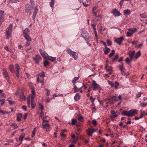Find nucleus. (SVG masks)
Wrapping results in <instances>:
<instances>
[{"instance_id": "1", "label": "nucleus", "mask_w": 147, "mask_h": 147, "mask_svg": "<svg viewBox=\"0 0 147 147\" xmlns=\"http://www.w3.org/2000/svg\"><path fill=\"white\" fill-rule=\"evenodd\" d=\"M138 110L135 109H131L128 111L125 110L123 111L121 113V115H123L130 117L133 116L137 114Z\"/></svg>"}, {"instance_id": "2", "label": "nucleus", "mask_w": 147, "mask_h": 147, "mask_svg": "<svg viewBox=\"0 0 147 147\" xmlns=\"http://www.w3.org/2000/svg\"><path fill=\"white\" fill-rule=\"evenodd\" d=\"M31 88L32 89V94H31V107L32 109H33L36 106V103L34 101V98L35 96V94L34 87L31 86Z\"/></svg>"}, {"instance_id": "3", "label": "nucleus", "mask_w": 147, "mask_h": 147, "mask_svg": "<svg viewBox=\"0 0 147 147\" xmlns=\"http://www.w3.org/2000/svg\"><path fill=\"white\" fill-rule=\"evenodd\" d=\"M66 52L71 57L73 58L75 60L77 59L78 54L76 52L73 51L69 48H68L66 50Z\"/></svg>"}, {"instance_id": "4", "label": "nucleus", "mask_w": 147, "mask_h": 147, "mask_svg": "<svg viewBox=\"0 0 147 147\" xmlns=\"http://www.w3.org/2000/svg\"><path fill=\"white\" fill-rule=\"evenodd\" d=\"M12 30V24H10L6 30L5 36L7 39H9L10 37Z\"/></svg>"}, {"instance_id": "5", "label": "nucleus", "mask_w": 147, "mask_h": 147, "mask_svg": "<svg viewBox=\"0 0 147 147\" xmlns=\"http://www.w3.org/2000/svg\"><path fill=\"white\" fill-rule=\"evenodd\" d=\"M42 127L45 129H49L50 127V125L49 123V121L45 119L44 118L42 119Z\"/></svg>"}, {"instance_id": "6", "label": "nucleus", "mask_w": 147, "mask_h": 147, "mask_svg": "<svg viewBox=\"0 0 147 147\" xmlns=\"http://www.w3.org/2000/svg\"><path fill=\"white\" fill-rule=\"evenodd\" d=\"M79 34L81 35V36L83 37L84 39L89 36V33L86 31H85L83 29H81Z\"/></svg>"}, {"instance_id": "7", "label": "nucleus", "mask_w": 147, "mask_h": 147, "mask_svg": "<svg viewBox=\"0 0 147 147\" xmlns=\"http://www.w3.org/2000/svg\"><path fill=\"white\" fill-rule=\"evenodd\" d=\"M39 51L41 55L43 57L44 59L45 60H47L48 57L49 56L48 54L45 51L42 50L41 49H39Z\"/></svg>"}, {"instance_id": "8", "label": "nucleus", "mask_w": 147, "mask_h": 147, "mask_svg": "<svg viewBox=\"0 0 147 147\" xmlns=\"http://www.w3.org/2000/svg\"><path fill=\"white\" fill-rule=\"evenodd\" d=\"M92 11L94 15L96 16V14L100 11L99 9L98 5L93 6L92 8Z\"/></svg>"}, {"instance_id": "9", "label": "nucleus", "mask_w": 147, "mask_h": 147, "mask_svg": "<svg viewBox=\"0 0 147 147\" xmlns=\"http://www.w3.org/2000/svg\"><path fill=\"white\" fill-rule=\"evenodd\" d=\"M33 59L36 63L39 65V63L41 60V57L40 56L38 55H36L35 57L33 58Z\"/></svg>"}, {"instance_id": "10", "label": "nucleus", "mask_w": 147, "mask_h": 147, "mask_svg": "<svg viewBox=\"0 0 147 147\" xmlns=\"http://www.w3.org/2000/svg\"><path fill=\"white\" fill-rule=\"evenodd\" d=\"M111 13L113 14L116 17L119 16L121 15L120 12L115 8L114 9L112 10Z\"/></svg>"}, {"instance_id": "11", "label": "nucleus", "mask_w": 147, "mask_h": 147, "mask_svg": "<svg viewBox=\"0 0 147 147\" xmlns=\"http://www.w3.org/2000/svg\"><path fill=\"white\" fill-rule=\"evenodd\" d=\"M96 131V130L92 128H89L87 131L88 135L89 136H92L93 133Z\"/></svg>"}, {"instance_id": "12", "label": "nucleus", "mask_w": 147, "mask_h": 147, "mask_svg": "<svg viewBox=\"0 0 147 147\" xmlns=\"http://www.w3.org/2000/svg\"><path fill=\"white\" fill-rule=\"evenodd\" d=\"M124 37L121 36L119 38H117L115 40V41L119 45H120L124 40Z\"/></svg>"}, {"instance_id": "13", "label": "nucleus", "mask_w": 147, "mask_h": 147, "mask_svg": "<svg viewBox=\"0 0 147 147\" xmlns=\"http://www.w3.org/2000/svg\"><path fill=\"white\" fill-rule=\"evenodd\" d=\"M3 77L6 80H9V77L8 76V74L7 72V70L5 68L3 69Z\"/></svg>"}, {"instance_id": "14", "label": "nucleus", "mask_w": 147, "mask_h": 147, "mask_svg": "<svg viewBox=\"0 0 147 147\" xmlns=\"http://www.w3.org/2000/svg\"><path fill=\"white\" fill-rule=\"evenodd\" d=\"M135 54V51H129L128 53V55L131 60H132L133 58L134 57Z\"/></svg>"}, {"instance_id": "15", "label": "nucleus", "mask_w": 147, "mask_h": 147, "mask_svg": "<svg viewBox=\"0 0 147 147\" xmlns=\"http://www.w3.org/2000/svg\"><path fill=\"white\" fill-rule=\"evenodd\" d=\"M56 57H52L49 55V56L48 57L47 60H50L52 62L56 63L57 62L56 61Z\"/></svg>"}, {"instance_id": "16", "label": "nucleus", "mask_w": 147, "mask_h": 147, "mask_svg": "<svg viewBox=\"0 0 147 147\" xmlns=\"http://www.w3.org/2000/svg\"><path fill=\"white\" fill-rule=\"evenodd\" d=\"M38 77L37 78L36 81L38 82H39L40 81L39 76L40 77L42 78H43L45 77V75L44 71H42L41 74H39L38 75Z\"/></svg>"}, {"instance_id": "17", "label": "nucleus", "mask_w": 147, "mask_h": 147, "mask_svg": "<svg viewBox=\"0 0 147 147\" xmlns=\"http://www.w3.org/2000/svg\"><path fill=\"white\" fill-rule=\"evenodd\" d=\"M92 82L93 86V90H95L98 87L99 85L96 83V82L94 80H92Z\"/></svg>"}, {"instance_id": "18", "label": "nucleus", "mask_w": 147, "mask_h": 147, "mask_svg": "<svg viewBox=\"0 0 147 147\" xmlns=\"http://www.w3.org/2000/svg\"><path fill=\"white\" fill-rule=\"evenodd\" d=\"M30 32V29L29 28H27L23 30V36L28 35Z\"/></svg>"}, {"instance_id": "19", "label": "nucleus", "mask_w": 147, "mask_h": 147, "mask_svg": "<svg viewBox=\"0 0 147 147\" xmlns=\"http://www.w3.org/2000/svg\"><path fill=\"white\" fill-rule=\"evenodd\" d=\"M131 11L129 9L124 10L123 11V14L124 15L128 16L131 14Z\"/></svg>"}, {"instance_id": "20", "label": "nucleus", "mask_w": 147, "mask_h": 147, "mask_svg": "<svg viewBox=\"0 0 147 147\" xmlns=\"http://www.w3.org/2000/svg\"><path fill=\"white\" fill-rule=\"evenodd\" d=\"M128 30L133 34L136 31L137 29L135 28H128Z\"/></svg>"}, {"instance_id": "21", "label": "nucleus", "mask_w": 147, "mask_h": 147, "mask_svg": "<svg viewBox=\"0 0 147 147\" xmlns=\"http://www.w3.org/2000/svg\"><path fill=\"white\" fill-rule=\"evenodd\" d=\"M141 55V51H139L136 53L134 56V58L137 59Z\"/></svg>"}, {"instance_id": "22", "label": "nucleus", "mask_w": 147, "mask_h": 147, "mask_svg": "<svg viewBox=\"0 0 147 147\" xmlns=\"http://www.w3.org/2000/svg\"><path fill=\"white\" fill-rule=\"evenodd\" d=\"M80 99V96L78 93H77L74 96V99L75 100L77 101Z\"/></svg>"}, {"instance_id": "23", "label": "nucleus", "mask_w": 147, "mask_h": 147, "mask_svg": "<svg viewBox=\"0 0 147 147\" xmlns=\"http://www.w3.org/2000/svg\"><path fill=\"white\" fill-rule=\"evenodd\" d=\"M25 136V134L24 133L22 134L19 138V140L21 141V143H20V144L22 141H23V139L24 138Z\"/></svg>"}, {"instance_id": "24", "label": "nucleus", "mask_w": 147, "mask_h": 147, "mask_svg": "<svg viewBox=\"0 0 147 147\" xmlns=\"http://www.w3.org/2000/svg\"><path fill=\"white\" fill-rule=\"evenodd\" d=\"M27 42L31 41L32 39L29 35L24 36Z\"/></svg>"}, {"instance_id": "25", "label": "nucleus", "mask_w": 147, "mask_h": 147, "mask_svg": "<svg viewBox=\"0 0 147 147\" xmlns=\"http://www.w3.org/2000/svg\"><path fill=\"white\" fill-rule=\"evenodd\" d=\"M55 1V0H51V1L50 2V5L52 9V11H53V10Z\"/></svg>"}, {"instance_id": "26", "label": "nucleus", "mask_w": 147, "mask_h": 147, "mask_svg": "<svg viewBox=\"0 0 147 147\" xmlns=\"http://www.w3.org/2000/svg\"><path fill=\"white\" fill-rule=\"evenodd\" d=\"M27 101L28 105L29 107H30L31 106L30 102L31 101V96H29L27 98Z\"/></svg>"}, {"instance_id": "27", "label": "nucleus", "mask_w": 147, "mask_h": 147, "mask_svg": "<svg viewBox=\"0 0 147 147\" xmlns=\"http://www.w3.org/2000/svg\"><path fill=\"white\" fill-rule=\"evenodd\" d=\"M22 117V115L21 113H19L17 115V120L18 121H20L21 120Z\"/></svg>"}, {"instance_id": "28", "label": "nucleus", "mask_w": 147, "mask_h": 147, "mask_svg": "<svg viewBox=\"0 0 147 147\" xmlns=\"http://www.w3.org/2000/svg\"><path fill=\"white\" fill-rule=\"evenodd\" d=\"M105 49H104V53L105 54H107L110 51V49L106 47Z\"/></svg>"}, {"instance_id": "29", "label": "nucleus", "mask_w": 147, "mask_h": 147, "mask_svg": "<svg viewBox=\"0 0 147 147\" xmlns=\"http://www.w3.org/2000/svg\"><path fill=\"white\" fill-rule=\"evenodd\" d=\"M71 136L73 139V142L76 143L78 141V138H75V136L74 134H72Z\"/></svg>"}, {"instance_id": "30", "label": "nucleus", "mask_w": 147, "mask_h": 147, "mask_svg": "<svg viewBox=\"0 0 147 147\" xmlns=\"http://www.w3.org/2000/svg\"><path fill=\"white\" fill-rule=\"evenodd\" d=\"M105 68L107 71H109L112 70V67L110 66H108L107 64L105 66Z\"/></svg>"}, {"instance_id": "31", "label": "nucleus", "mask_w": 147, "mask_h": 147, "mask_svg": "<svg viewBox=\"0 0 147 147\" xmlns=\"http://www.w3.org/2000/svg\"><path fill=\"white\" fill-rule=\"evenodd\" d=\"M111 98L113 101H117L118 100L117 97L116 96H111Z\"/></svg>"}, {"instance_id": "32", "label": "nucleus", "mask_w": 147, "mask_h": 147, "mask_svg": "<svg viewBox=\"0 0 147 147\" xmlns=\"http://www.w3.org/2000/svg\"><path fill=\"white\" fill-rule=\"evenodd\" d=\"M74 91L75 92H77L79 91V90H80L82 88V86L79 88H78L76 85H75L74 86Z\"/></svg>"}, {"instance_id": "33", "label": "nucleus", "mask_w": 147, "mask_h": 147, "mask_svg": "<svg viewBox=\"0 0 147 147\" xmlns=\"http://www.w3.org/2000/svg\"><path fill=\"white\" fill-rule=\"evenodd\" d=\"M9 68L10 71L12 73H13L14 72V70L13 65H10L9 67Z\"/></svg>"}, {"instance_id": "34", "label": "nucleus", "mask_w": 147, "mask_h": 147, "mask_svg": "<svg viewBox=\"0 0 147 147\" xmlns=\"http://www.w3.org/2000/svg\"><path fill=\"white\" fill-rule=\"evenodd\" d=\"M20 100L21 101H23L25 99L26 97L24 96V94L22 93V95H20Z\"/></svg>"}, {"instance_id": "35", "label": "nucleus", "mask_w": 147, "mask_h": 147, "mask_svg": "<svg viewBox=\"0 0 147 147\" xmlns=\"http://www.w3.org/2000/svg\"><path fill=\"white\" fill-rule=\"evenodd\" d=\"M114 84V87L116 89L118 88V87L119 86V83L117 82H116Z\"/></svg>"}, {"instance_id": "36", "label": "nucleus", "mask_w": 147, "mask_h": 147, "mask_svg": "<svg viewBox=\"0 0 147 147\" xmlns=\"http://www.w3.org/2000/svg\"><path fill=\"white\" fill-rule=\"evenodd\" d=\"M121 74L123 76H127L129 75V73L128 72H125L124 71H121Z\"/></svg>"}, {"instance_id": "37", "label": "nucleus", "mask_w": 147, "mask_h": 147, "mask_svg": "<svg viewBox=\"0 0 147 147\" xmlns=\"http://www.w3.org/2000/svg\"><path fill=\"white\" fill-rule=\"evenodd\" d=\"M79 79L78 77H75L72 81V83L73 84L74 83V84H75V82L78 80Z\"/></svg>"}, {"instance_id": "38", "label": "nucleus", "mask_w": 147, "mask_h": 147, "mask_svg": "<svg viewBox=\"0 0 147 147\" xmlns=\"http://www.w3.org/2000/svg\"><path fill=\"white\" fill-rule=\"evenodd\" d=\"M43 64H44V66H45V67H46L47 66H49V63L48 61H45L43 62Z\"/></svg>"}, {"instance_id": "39", "label": "nucleus", "mask_w": 147, "mask_h": 147, "mask_svg": "<svg viewBox=\"0 0 147 147\" xmlns=\"http://www.w3.org/2000/svg\"><path fill=\"white\" fill-rule=\"evenodd\" d=\"M117 115L116 113L112 115H111V120L113 121L115 119V118L117 117Z\"/></svg>"}, {"instance_id": "40", "label": "nucleus", "mask_w": 147, "mask_h": 147, "mask_svg": "<svg viewBox=\"0 0 147 147\" xmlns=\"http://www.w3.org/2000/svg\"><path fill=\"white\" fill-rule=\"evenodd\" d=\"M36 129V127L34 128L32 132L31 136L32 138L34 137L35 136Z\"/></svg>"}, {"instance_id": "41", "label": "nucleus", "mask_w": 147, "mask_h": 147, "mask_svg": "<svg viewBox=\"0 0 147 147\" xmlns=\"http://www.w3.org/2000/svg\"><path fill=\"white\" fill-rule=\"evenodd\" d=\"M37 13V12L34 11L33 13V14L32 18L34 21H35V18L36 15Z\"/></svg>"}, {"instance_id": "42", "label": "nucleus", "mask_w": 147, "mask_h": 147, "mask_svg": "<svg viewBox=\"0 0 147 147\" xmlns=\"http://www.w3.org/2000/svg\"><path fill=\"white\" fill-rule=\"evenodd\" d=\"M15 66L16 67V71L17 72H18L20 71V67L18 64H16L15 65Z\"/></svg>"}, {"instance_id": "43", "label": "nucleus", "mask_w": 147, "mask_h": 147, "mask_svg": "<svg viewBox=\"0 0 147 147\" xmlns=\"http://www.w3.org/2000/svg\"><path fill=\"white\" fill-rule=\"evenodd\" d=\"M115 53V51L113 49L112 50L111 53L109 54V57H111L113 56Z\"/></svg>"}, {"instance_id": "44", "label": "nucleus", "mask_w": 147, "mask_h": 147, "mask_svg": "<svg viewBox=\"0 0 147 147\" xmlns=\"http://www.w3.org/2000/svg\"><path fill=\"white\" fill-rule=\"evenodd\" d=\"M121 63H122V65H119V67L120 70L121 71H123L124 69L123 68V64L122 62H121Z\"/></svg>"}, {"instance_id": "45", "label": "nucleus", "mask_w": 147, "mask_h": 147, "mask_svg": "<svg viewBox=\"0 0 147 147\" xmlns=\"http://www.w3.org/2000/svg\"><path fill=\"white\" fill-rule=\"evenodd\" d=\"M108 82L109 84L111 86V88H113L114 87V84L113 82L108 80Z\"/></svg>"}, {"instance_id": "46", "label": "nucleus", "mask_w": 147, "mask_h": 147, "mask_svg": "<svg viewBox=\"0 0 147 147\" xmlns=\"http://www.w3.org/2000/svg\"><path fill=\"white\" fill-rule=\"evenodd\" d=\"M92 38V37H91L89 36L88 37L85 38L84 39H85L86 40V42H87L90 41V39H91Z\"/></svg>"}, {"instance_id": "47", "label": "nucleus", "mask_w": 147, "mask_h": 147, "mask_svg": "<svg viewBox=\"0 0 147 147\" xmlns=\"http://www.w3.org/2000/svg\"><path fill=\"white\" fill-rule=\"evenodd\" d=\"M77 122V120L75 119H73L72 120L71 123L73 125H75Z\"/></svg>"}, {"instance_id": "48", "label": "nucleus", "mask_w": 147, "mask_h": 147, "mask_svg": "<svg viewBox=\"0 0 147 147\" xmlns=\"http://www.w3.org/2000/svg\"><path fill=\"white\" fill-rule=\"evenodd\" d=\"M25 11L26 13H31V9L30 8H26L25 10Z\"/></svg>"}, {"instance_id": "49", "label": "nucleus", "mask_w": 147, "mask_h": 147, "mask_svg": "<svg viewBox=\"0 0 147 147\" xmlns=\"http://www.w3.org/2000/svg\"><path fill=\"white\" fill-rule=\"evenodd\" d=\"M11 127H13L14 129L17 128L18 127L17 124L15 123H12L11 124Z\"/></svg>"}, {"instance_id": "50", "label": "nucleus", "mask_w": 147, "mask_h": 147, "mask_svg": "<svg viewBox=\"0 0 147 147\" xmlns=\"http://www.w3.org/2000/svg\"><path fill=\"white\" fill-rule=\"evenodd\" d=\"M140 16L142 18H146L147 17V16L145 13L140 14Z\"/></svg>"}, {"instance_id": "51", "label": "nucleus", "mask_w": 147, "mask_h": 147, "mask_svg": "<svg viewBox=\"0 0 147 147\" xmlns=\"http://www.w3.org/2000/svg\"><path fill=\"white\" fill-rule=\"evenodd\" d=\"M47 91V96H49L50 95V91L47 88H45V89Z\"/></svg>"}, {"instance_id": "52", "label": "nucleus", "mask_w": 147, "mask_h": 147, "mask_svg": "<svg viewBox=\"0 0 147 147\" xmlns=\"http://www.w3.org/2000/svg\"><path fill=\"white\" fill-rule=\"evenodd\" d=\"M147 105V104L146 102H141L140 103V106L142 107H145Z\"/></svg>"}, {"instance_id": "53", "label": "nucleus", "mask_w": 147, "mask_h": 147, "mask_svg": "<svg viewBox=\"0 0 147 147\" xmlns=\"http://www.w3.org/2000/svg\"><path fill=\"white\" fill-rule=\"evenodd\" d=\"M132 60H131L130 59H129L128 58H127L125 59V61L127 63H129L131 62Z\"/></svg>"}, {"instance_id": "54", "label": "nucleus", "mask_w": 147, "mask_h": 147, "mask_svg": "<svg viewBox=\"0 0 147 147\" xmlns=\"http://www.w3.org/2000/svg\"><path fill=\"white\" fill-rule=\"evenodd\" d=\"M78 119L79 121H82V120L84 119V117L81 115H80L78 117Z\"/></svg>"}, {"instance_id": "55", "label": "nucleus", "mask_w": 147, "mask_h": 147, "mask_svg": "<svg viewBox=\"0 0 147 147\" xmlns=\"http://www.w3.org/2000/svg\"><path fill=\"white\" fill-rule=\"evenodd\" d=\"M60 135L62 138H63V139H64V138L66 137V135L65 134H63V132H61V133Z\"/></svg>"}, {"instance_id": "56", "label": "nucleus", "mask_w": 147, "mask_h": 147, "mask_svg": "<svg viewBox=\"0 0 147 147\" xmlns=\"http://www.w3.org/2000/svg\"><path fill=\"white\" fill-rule=\"evenodd\" d=\"M39 108L41 109V111H42L43 109V106L41 103H39L38 104Z\"/></svg>"}, {"instance_id": "57", "label": "nucleus", "mask_w": 147, "mask_h": 147, "mask_svg": "<svg viewBox=\"0 0 147 147\" xmlns=\"http://www.w3.org/2000/svg\"><path fill=\"white\" fill-rule=\"evenodd\" d=\"M9 98H8V99L7 100L8 101L9 104L10 105H13L14 103V102L12 101L9 100Z\"/></svg>"}, {"instance_id": "58", "label": "nucleus", "mask_w": 147, "mask_h": 147, "mask_svg": "<svg viewBox=\"0 0 147 147\" xmlns=\"http://www.w3.org/2000/svg\"><path fill=\"white\" fill-rule=\"evenodd\" d=\"M141 92H140L138 94H136V97L137 98H139L141 96V94H142Z\"/></svg>"}, {"instance_id": "59", "label": "nucleus", "mask_w": 147, "mask_h": 147, "mask_svg": "<svg viewBox=\"0 0 147 147\" xmlns=\"http://www.w3.org/2000/svg\"><path fill=\"white\" fill-rule=\"evenodd\" d=\"M126 35L127 37H131L132 35V34L130 32H127L126 33Z\"/></svg>"}, {"instance_id": "60", "label": "nucleus", "mask_w": 147, "mask_h": 147, "mask_svg": "<svg viewBox=\"0 0 147 147\" xmlns=\"http://www.w3.org/2000/svg\"><path fill=\"white\" fill-rule=\"evenodd\" d=\"M90 100L92 101V103L94 105V101L95 100V98H93L92 96L90 97Z\"/></svg>"}, {"instance_id": "61", "label": "nucleus", "mask_w": 147, "mask_h": 147, "mask_svg": "<svg viewBox=\"0 0 147 147\" xmlns=\"http://www.w3.org/2000/svg\"><path fill=\"white\" fill-rule=\"evenodd\" d=\"M142 115H140V116L139 117H137L136 116L135 117V120H138L139 119H140L142 118Z\"/></svg>"}, {"instance_id": "62", "label": "nucleus", "mask_w": 147, "mask_h": 147, "mask_svg": "<svg viewBox=\"0 0 147 147\" xmlns=\"http://www.w3.org/2000/svg\"><path fill=\"white\" fill-rule=\"evenodd\" d=\"M30 41L27 42L25 44L24 46L27 47L29 46L30 45Z\"/></svg>"}, {"instance_id": "63", "label": "nucleus", "mask_w": 147, "mask_h": 147, "mask_svg": "<svg viewBox=\"0 0 147 147\" xmlns=\"http://www.w3.org/2000/svg\"><path fill=\"white\" fill-rule=\"evenodd\" d=\"M22 109L24 111H27L26 107V106H25V105L23 106L22 107Z\"/></svg>"}, {"instance_id": "64", "label": "nucleus", "mask_w": 147, "mask_h": 147, "mask_svg": "<svg viewBox=\"0 0 147 147\" xmlns=\"http://www.w3.org/2000/svg\"><path fill=\"white\" fill-rule=\"evenodd\" d=\"M107 43L108 46H110L111 44V42L109 40H107Z\"/></svg>"}]
</instances>
